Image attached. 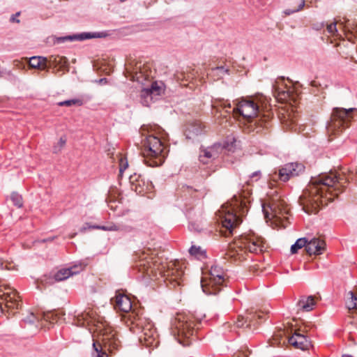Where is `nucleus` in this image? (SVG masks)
<instances>
[{
  "mask_svg": "<svg viewBox=\"0 0 357 357\" xmlns=\"http://www.w3.org/2000/svg\"><path fill=\"white\" fill-rule=\"evenodd\" d=\"M348 182L344 173L330 172L312 177L307 188L300 197L303 210L308 213H317L320 206L327 205L343 192Z\"/></svg>",
  "mask_w": 357,
  "mask_h": 357,
  "instance_id": "1",
  "label": "nucleus"
},
{
  "mask_svg": "<svg viewBox=\"0 0 357 357\" xmlns=\"http://www.w3.org/2000/svg\"><path fill=\"white\" fill-rule=\"evenodd\" d=\"M136 267L139 272L143 273L144 277L150 279L155 278L157 279L158 273L165 280L170 282L180 285L178 281L184 274V264L181 261L175 260L171 261L165 265L158 261L153 256L143 253L139 260L136 264Z\"/></svg>",
  "mask_w": 357,
  "mask_h": 357,
  "instance_id": "2",
  "label": "nucleus"
},
{
  "mask_svg": "<svg viewBox=\"0 0 357 357\" xmlns=\"http://www.w3.org/2000/svg\"><path fill=\"white\" fill-rule=\"evenodd\" d=\"M246 208L245 199L235 195L230 202L222 205L217 211V221L226 229L225 236L231 234L233 229L241 222L240 215L244 214Z\"/></svg>",
  "mask_w": 357,
  "mask_h": 357,
  "instance_id": "3",
  "label": "nucleus"
},
{
  "mask_svg": "<svg viewBox=\"0 0 357 357\" xmlns=\"http://www.w3.org/2000/svg\"><path fill=\"white\" fill-rule=\"evenodd\" d=\"M264 239L255 234L242 236L234 245H230L227 255L235 260H242L243 250L252 253L261 252L264 248Z\"/></svg>",
  "mask_w": 357,
  "mask_h": 357,
  "instance_id": "4",
  "label": "nucleus"
},
{
  "mask_svg": "<svg viewBox=\"0 0 357 357\" xmlns=\"http://www.w3.org/2000/svg\"><path fill=\"white\" fill-rule=\"evenodd\" d=\"M144 162L151 167L161 165L165 159V147L160 139L155 136L149 135L144 142L142 153Z\"/></svg>",
  "mask_w": 357,
  "mask_h": 357,
  "instance_id": "5",
  "label": "nucleus"
},
{
  "mask_svg": "<svg viewBox=\"0 0 357 357\" xmlns=\"http://www.w3.org/2000/svg\"><path fill=\"white\" fill-rule=\"evenodd\" d=\"M172 331L178 342L184 347L191 344L195 332L191 318L181 314L173 321Z\"/></svg>",
  "mask_w": 357,
  "mask_h": 357,
  "instance_id": "6",
  "label": "nucleus"
},
{
  "mask_svg": "<svg viewBox=\"0 0 357 357\" xmlns=\"http://www.w3.org/2000/svg\"><path fill=\"white\" fill-rule=\"evenodd\" d=\"M262 211L266 220L275 219L280 223L289 212L288 206L284 201L278 194L269 196L262 204Z\"/></svg>",
  "mask_w": 357,
  "mask_h": 357,
  "instance_id": "7",
  "label": "nucleus"
},
{
  "mask_svg": "<svg viewBox=\"0 0 357 357\" xmlns=\"http://www.w3.org/2000/svg\"><path fill=\"white\" fill-rule=\"evenodd\" d=\"M130 330L133 333H139V340L147 347H156L159 344L158 335L150 321H143L141 319L136 322L131 321Z\"/></svg>",
  "mask_w": 357,
  "mask_h": 357,
  "instance_id": "8",
  "label": "nucleus"
},
{
  "mask_svg": "<svg viewBox=\"0 0 357 357\" xmlns=\"http://www.w3.org/2000/svg\"><path fill=\"white\" fill-rule=\"evenodd\" d=\"M233 113L236 117L241 116L247 121H252L259 113V105L251 97L242 98L234 101Z\"/></svg>",
  "mask_w": 357,
  "mask_h": 357,
  "instance_id": "9",
  "label": "nucleus"
},
{
  "mask_svg": "<svg viewBox=\"0 0 357 357\" xmlns=\"http://www.w3.org/2000/svg\"><path fill=\"white\" fill-rule=\"evenodd\" d=\"M208 276L204 277L201 280L202 290L207 294H216L220 291L225 281L224 272L219 266H212Z\"/></svg>",
  "mask_w": 357,
  "mask_h": 357,
  "instance_id": "10",
  "label": "nucleus"
},
{
  "mask_svg": "<svg viewBox=\"0 0 357 357\" xmlns=\"http://www.w3.org/2000/svg\"><path fill=\"white\" fill-rule=\"evenodd\" d=\"M356 108H334L331 115V121L327 125V130L329 134L336 135L342 126L347 124L352 119V113Z\"/></svg>",
  "mask_w": 357,
  "mask_h": 357,
  "instance_id": "11",
  "label": "nucleus"
},
{
  "mask_svg": "<svg viewBox=\"0 0 357 357\" xmlns=\"http://www.w3.org/2000/svg\"><path fill=\"white\" fill-rule=\"evenodd\" d=\"M235 142L234 138L231 139V144L229 141L226 142L223 146L220 144H215L213 146L204 149L200 151L199 160L204 164L208 163L211 160L218 158L224 149L232 151L233 144Z\"/></svg>",
  "mask_w": 357,
  "mask_h": 357,
  "instance_id": "12",
  "label": "nucleus"
},
{
  "mask_svg": "<svg viewBox=\"0 0 357 357\" xmlns=\"http://www.w3.org/2000/svg\"><path fill=\"white\" fill-rule=\"evenodd\" d=\"M0 299L5 303V306L9 309L17 308L20 303L17 292L9 287L0 288ZM3 312L1 303H0V314Z\"/></svg>",
  "mask_w": 357,
  "mask_h": 357,
  "instance_id": "13",
  "label": "nucleus"
},
{
  "mask_svg": "<svg viewBox=\"0 0 357 357\" xmlns=\"http://www.w3.org/2000/svg\"><path fill=\"white\" fill-rule=\"evenodd\" d=\"M304 166L301 163H288L280 169L278 178L282 181L285 182L288 181L290 177L299 175V174L304 171Z\"/></svg>",
  "mask_w": 357,
  "mask_h": 357,
  "instance_id": "14",
  "label": "nucleus"
},
{
  "mask_svg": "<svg viewBox=\"0 0 357 357\" xmlns=\"http://www.w3.org/2000/svg\"><path fill=\"white\" fill-rule=\"evenodd\" d=\"M304 166L301 163H288L280 169L278 178L282 181L285 182L288 181L290 177L299 175V174L304 171Z\"/></svg>",
  "mask_w": 357,
  "mask_h": 357,
  "instance_id": "15",
  "label": "nucleus"
},
{
  "mask_svg": "<svg viewBox=\"0 0 357 357\" xmlns=\"http://www.w3.org/2000/svg\"><path fill=\"white\" fill-rule=\"evenodd\" d=\"M163 91L162 84H159L155 82L151 84L150 88H146L142 90V103L144 106H149V104L153 101V99L156 98V96H160Z\"/></svg>",
  "mask_w": 357,
  "mask_h": 357,
  "instance_id": "16",
  "label": "nucleus"
},
{
  "mask_svg": "<svg viewBox=\"0 0 357 357\" xmlns=\"http://www.w3.org/2000/svg\"><path fill=\"white\" fill-rule=\"evenodd\" d=\"M100 335L102 336V342L105 347L108 346L109 349H116L118 346V340L116 338V334L110 327H104L101 328L98 326Z\"/></svg>",
  "mask_w": 357,
  "mask_h": 357,
  "instance_id": "17",
  "label": "nucleus"
},
{
  "mask_svg": "<svg viewBox=\"0 0 357 357\" xmlns=\"http://www.w3.org/2000/svg\"><path fill=\"white\" fill-rule=\"evenodd\" d=\"M112 301L115 309L119 311L129 312L132 310V302L130 298L126 295L118 292Z\"/></svg>",
  "mask_w": 357,
  "mask_h": 357,
  "instance_id": "18",
  "label": "nucleus"
},
{
  "mask_svg": "<svg viewBox=\"0 0 357 357\" xmlns=\"http://www.w3.org/2000/svg\"><path fill=\"white\" fill-rule=\"evenodd\" d=\"M326 248L325 241L319 238H312L308 239L306 245V252L308 255H321Z\"/></svg>",
  "mask_w": 357,
  "mask_h": 357,
  "instance_id": "19",
  "label": "nucleus"
},
{
  "mask_svg": "<svg viewBox=\"0 0 357 357\" xmlns=\"http://www.w3.org/2000/svg\"><path fill=\"white\" fill-rule=\"evenodd\" d=\"M289 343L295 348L301 350L307 349L310 347V342L307 337L300 333L298 331H295L294 334L289 337Z\"/></svg>",
  "mask_w": 357,
  "mask_h": 357,
  "instance_id": "20",
  "label": "nucleus"
},
{
  "mask_svg": "<svg viewBox=\"0 0 357 357\" xmlns=\"http://www.w3.org/2000/svg\"><path fill=\"white\" fill-rule=\"evenodd\" d=\"M96 229H99L104 231H119L125 233L130 232L132 230V227L130 225L123 222L116 223L109 222L105 225L97 226L96 227Z\"/></svg>",
  "mask_w": 357,
  "mask_h": 357,
  "instance_id": "21",
  "label": "nucleus"
},
{
  "mask_svg": "<svg viewBox=\"0 0 357 357\" xmlns=\"http://www.w3.org/2000/svg\"><path fill=\"white\" fill-rule=\"evenodd\" d=\"M82 268V265H75L71 268H61L54 274V278L57 282L66 280L69 277L79 273Z\"/></svg>",
  "mask_w": 357,
  "mask_h": 357,
  "instance_id": "22",
  "label": "nucleus"
},
{
  "mask_svg": "<svg viewBox=\"0 0 357 357\" xmlns=\"http://www.w3.org/2000/svg\"><path fill=\"white\" fill-rule=\"evenodd\" d=\"M102 37L101 33H82L79 34H75L73 36H68L65 37H59L56 39L57 43H64L66 41H72L75 40H84L93 38H100Z\"/></svg>",
  "mask_w": 357,
  "mask_h": 357,
  "instance_id": "23",
  "label": "nucleus"
},
{
  "mask_svg": "<svg viewBox=\"0 0 357 357\" xmlns=\"http://www.w3.org/2000/svg\"><path fill=\"white\" fill-rule=\"evenodd\" d=\"M130 182L132 185V189L134 190L137 193L141 194L146 192L149 189V184L145 186V182L141 178V176H130Z\"/></svg>",
  "mask_w": 357,
  "mask_h": 357,
  "instance_id": "24",
  "label": "nucleus"
},
{
  "mask_svg": "<svg viewBox=\"0 0 357 357\" xmlns=\"http://www.w3.org/2000/svg\"><path fill=\"white\" fill-rule=\"evenodd\" d=\"M315 304L313 296H302L298 303V306L305 312H310L314 308Z\"/></svg>",
  "mask_w": 357,
  "mask_h": 357,
  "instance_id": "25",
  "label": "nucleus"
},
{
  "mask_svg": "<svg viewBox=\"0 0 357 357\" xmlns=\"http://www.w3.org/2000/svg\"><path fill=\"white\" fill-rule=\"evenodd\" d=\"M202 126L199 122H193L186 126L185 135L187 138L192 139L202 132Z\"/></svg>",
  "mask_w": 357,
  "mask_h": 357,
  "instance_id": "26",
  "label": "nucleus"
},
{
  "mask_svg": "<svg viewBox=\"0 0 357 357\" xmlns=\"http://www.w3.org/2000/svg\"><path fill=\"white\" fill-rule=\"evenodd\" d=\"M29 65L32 68L44 70L47 68V59L42 56H33L30 58Z\"/></svg>",
  "mask_w": 357,
  "mask_h": 357,
  "instance_id": "27",
  "label": "nucleus"
},
{
  "mask_svg": "<svg viewBox=\"0 0 357 357\" xmlns=\"http://www.w3.org/2000/svg\"><path fill=\"white\" fill-rule=\"evenodd\" d=\"M126 72L128 74H129L128 76H130V79L132 81H136L139 83H143L144 78L142 77L144 76L143 72L141 70V65L139 66H136V68L132 70L130 68H126ZM146 78L145 77L144 79Z\"/></svg>",
  "mask_w": 357,
  "mask_h": 357,
  "instance_id": "28",
  "label": "nucleus"
},
{
  "mask_svg": "<svg viewBox=\"0 0 357 357\" xmlns=\"http://www.w3.org/2000/svg\"><path fill=\"white\" fill-rule=\"evenodd\" d=\"M263 314L261 312L250 311L245 315V322H248L247 326L255 325L257 323V319H263Z\"/></svg>",
  "mask_w": 357,
  "mask_h": 357,
  "instance_id": "29",
  "label": "nucleus"
},
{
  "mask_svg": "<svg viewBox=\"0 0 357 357\" xmlns=\"http://www.w3.org/2000/svg\"><path fill=\"white\" fill-rule=\"evenodd\" d=\"M77 326H84L86 324H89L92 321V316L89 312H84L77 316Z\"/></svg>",
  "mask_w": 357,
  "mask_h": 357,
  "instance_id": "30",
  "label": "nucleus"
},
{
  "mask_svg": "<svg viewBox=\"0 0 357 357\" xmlns=\"http://www.w3.org/2000/svg\"><path fill=\"white\" fill-rule=\"evenodd\" d=\"M308 243V238H298L294 244H293L291 247V252L292 254L297 253L298 250L305 247L306 249L307 243Z\"/></svg>",
  "mask_w": 357,
  "mask_h": 357,
  "instance_id": "31",
  "label": "nucleus"
},
{
  "mask_svg": "<svg viewBox=\"0 0 357 357\" xmlns=\"http://www.w3.org/2000/svg\"><path fill=\"white\" fill-rule=\"evenodd\" d=\"M347 306L351 309H357V296L351 291L347 293Z\"/></svg>",
  "mask_w": 357,
  "mask_h": 357,
  "instance_id": "32",
  "label": "nucleus"
},
{
  "mask_svg": "<svg viewBox=\"0 0 357 357\" xmlns=\"http://www.w3.org/2000/svg\"><path fill=\"white\" fill-rule=\"evenodd\" d=\"M229 70L225 68L223 66L216 67L212 68L210 75L213 77H217V79L222 78L225 75L228 73Z\"/></svg>",
  "mask_w": 357,
  "mask_h": 357,
  "instance_id": "33",
  "label": "nucleus"
},
{
  "mask_svg": "<svg viewBox=\"0 0 357 357\" xmlns=\"http://www.w3.org/2000/svg\"><path fill=\"white\" fill-rule=\"evenodd\" d=\"M305 0H299V3H298V7L296 8H294V9L288 8V9H286L284 11V13L286 15H290L294 14V13H295L296 12H298V11L301 10L303 8V7L305 6Z\"/></svg>",
  "mask_w": 357,
  "mask_h": 357,
  "instance_id": "34",
  "label": "nucleus"
},
{
  "mask_svg": "<svg viewBox=\"0 0 357 357\" xmlns=\"http://www.w3.org/2000/svg\"><path fill=\"white\" fill-rule=\"evenodd\" d=\"M93 347L95 351L93 354L95 357H108V355L105 351H102L100 344L98 345L96 342H93Z\"/></svg>",
  "mask_w": 357,
  "mask_h": 357,
  "instance_id": "35",
  "label": "nucleus"
},
{
  "mask_svg": "<svg viewBox=\"0 0 357 357\" xmlns=\"http://www.w3.org/2000/svg\"><path fill=\"white\" fill-rule=\"evenodd\" d=\"M59 106H66V107H71L73 105H82V102L79 99H72V100H68L63 102H59L58 103Z\"/></svg>",
  "mask_w": 357,
  "mask_h": 357,
  "instance_id": "36",
  "label": "nucleus"
},
{
  "mask_svg": "<svg viewBox=\"0 0 357 357\" xmlns=\"http://www.w3.org/2000/svg\"><path fill=\"white\" fill-rule=\"evenodd\" d=\"M10 199L16 206L20 208L22 206V199L19 194L16 192L12 193L10 195Z\"/></svg>",
  "mask_w": 357,
  "mask_h": 357,
  "instance_id": "37",
  "label": "nucleus"
},
{
  "mask_svg": "<svg viewBox=\"0 0 357 357\" xmlns=\"http://www.w3.org/2000/svg\"><path fill=\"white\" fill-rule=\"evenodd\" d=\"M189 252L191 255L195 256L196 257H199L204 255V252L201 249L200 247H196L192 245L190 250Z\"/></svg>",
  "mask_w": 357,
  "mask_h": 357,
  "instance_id": "38",
  "label": "nucleus"
},
{
  "mask_svg": "<svg viewBox=\"0 0 357 357\" xmlns=\"http://www.w3.org/2000/svg\"><path fill=\"white\" fill-rule=\"evenodd\" d=\"M66 142V137H61L60 138L59 141L58 142V143L53 148L54 153H59L63 149V147L65 146Z\"/></svg>",
  "mask_w": 357,
  "mask_h": 357,
  "instance_id": "39",
  "label": "nucleus"
},
{
  "mask_svg": "<svg viewBox=\"0 0 357 357\" xmlns=\"http://www.w3.org/2000/svg\"><path fill=\"white\" fill-rule=\"evenodd\" d=\"M128 167V161L126 159L121 158L119 159V175L121 176L123 171Z\"/></svg>",
  "mask_w": 357,
  "mask_h": 357,
  "instance_id": "40",
  "label": "nucleus"
},
{
  "mask_svg": "<svg viewBox=\"0 0 357 357\" xmlns=\"http://www.w3.org/2000/svg\"><path fill=\"white\" fill-rule=\"evenodd\" d=\"M24 321L32 324L38 321V318L33 313H30L26 317L24 318Z\"/></svg>",
  "mask_w": 357,
  "mask_h": 357,
  "instance_id": "41",
  "label": "nucleus"
},
{
  "mask_svg": "<svg viewBox=\"0 0 357 357\" xmlns=\"http://www.w3.org/2000/svg\"><path fill=\"white\" fill-rule=\"evenodd\" d=\"M327 31L331 35H335L337 31L336 23H331L327 25Z\"/></svg>",
  "mask_w": 357,
  "mask_h": 357,
  "instance_id": "42",
  "label": "nucleus"
},
{
  "mask_svg": "<svg viewBox=\"0 0 357 357\" xmlns=\"http://www.w3.org/2000/svg\"><path fill=\"white\" fill-rule=\"evenodd\" d=\"M245 324H248V322H245V317L243 316L239 317L236 322V325L238 328L243 327Z\"/></svg>",
  "mask_w": 357,
  "mask_h": 357,
  "instance_id": "43",
  "label": "nucleus"
},
{
  "mask_svg": "<svg viewBox=\"0 0 357 357\" xmlns=\"http://www.w3.org/2000/svg\"><path fill=\"white\" fill-rule=\"evenodd\" d=\"M10 264L8 263H6V264L4 266V263L1 261V259L0 260V268L1 269H3V268H6L8 270H10L12 269V267H10V266H8Z\"/></svg>",
  "mask_w": 357,
  "mask_h": 357,
  "instance_id": "44",
  "label": "nucleus"
},
{
  "mask_svg": "<svg viewBox=\"0 0 357 357\" xmlns=\"http://www.w3.org/2000/svg\"><path fill=\"white\" fill-rule=\"evenodd\" d=\"M96 226H90L88 224H86L84 227H82L79 231L81 232H84L86 231V229H90V228H96Z\"/></svg>",
  "mask_w": 357,
  "mask_h": 357,
  "instance_id": "45",
  "label": "nucleus"
},
{
  "mask_svg": "<svg viewBox=\"0 0 357 357\" xmlns=\"http://www.w3.org/2000/svg\"><path fill=\"white\" fill-rule=\"evenodd\" d=\"M259 174H260V172L257 171V172H255L252 173L251 177L252 178H255L256 177L257 179H258Z\"/></svg>",
  "mask_w": 357,
  "mask_h": 357,
  "instance_id": "46",
  "label": "nucleus"
},
{
  "mask_svg": "<svg viewBox=\"0 0 357 357\" xmlns=\"http://www.w3.org/2000/svg\"><path fill=\"white\" fill-rule=\"evenodd\" d=\"M10 22H16L18 23V22H20V20L18 19H17L16 16L12 15L10 17Z\"/></svg>",
  "mask_w": 357,
  "mask_h": 357,
  "instance_id": "47",
  "label": "nucleus"
},
{
  "mask_svg": "<svg viewBox=\"0 0 357 357\" xmlns=\"http://www.w3.org/2000/svg\"><path fill=\"white\" fill-rule=\"evenodd\" d=\"M194 226H195V225L192 224V225H190V229H195V230L199 231V229L198 228H194Z\"/></svg>",
  "mask_w": 357,
  "mask_h": 357,
  "instance_id": "48",
  "label": "nucleus"
},
{
  "mask_svg": "<svg viewBox=\"0 0 357 357\" xmlns=\"http://www.w3.org/2000/svg\"><path fill=\"white\" fill-rule=\"evenodd\" d=\"M247 356L245 354L240 353L237 357H246Z\"/></svg>",
  "mask_w": 357,
  "mask_h": 357,
  "instance_id": "49",
  "label": "nucleus"
},
{
  "mask_svg": "<svg viewBox=\"0 0 357 357\" xmlns=\"http://www.w3.org/2000/svg\"><path fill=\"white\" fill-rule=\"evenodd\" d=\"M227 107L230 108L231 107V105L229 103H228L227 105H224V107Z\"/></svg>",
  "mask_w": 357,
  "mask_h": 357,
  "instance_id": "50",
  "label": "nucleus"
},
{
  "mask_svg": "<svg viewBox=\"0 0 357 357\" xmlns=\"http://www.w3.org/2000/svg\"><path fill=\"white\" fill-rule=\"evenodd\" d=\"M311 84H312V86H317V85H316V83H315V81L312 82Z\"/></svg>",
  "mask_w": 357,
  "mask_h": 357,
  "instance_id": "51",
  "label": "nucleus"
},
{
  "mask_svg": "<svg viewBox=\"0 0 357 357\" xmlns=\"http://www.w3.org/2000/svg\"><path fill=\"white\" fill-rule=\"evenodd\" d=\"M75 236V234H72L70 237L73 238Z\"/></svg>",
  "mask_w": 357,
  "mask_h": 357,
  "instance_id": "52",
  "label": "nucleus"
},
{
  "mask_svg": "<svg viewBox=\"0 0 357 357\" xmlns=\"http://www.w3.org/2000/svg\"><path fill=\"white\" fill-rule=\"evenodd\" d=\"M2 77V72L0 70V77Z\"/></svg>",
  "mask_w": 357,
  "mask_h": 357,
  "instance_id": "53",
  "label": "nucleus"
},
{
  "mask_svg": "<svg viewBox=\"0 0 357 357\" xmlns=\"http://www.w3.org/2000/svg\"><path fill=\"white\" fill-rule=\"evenodd\" d=\"M129 66H130V63H128V66L126 67V68L128 67L131 69V68Z\"/></svg>",
  "mask_w": 357,
  "mask_h": 357,
  "instance_id": "54",
  "label": "nucleus"
},
{
  "mask_svg": "<svg viewBox=\"0 0 357 357\" xmlns=\"http://www.w3.org/2000/svg\"><path fill=\"white\" fill-rule=\"evenodd\" d=\"M121 1H125L126 0H120Z\"/></svg>",
  "mask_w": 357,
  "mask_h": 357,
  "instance_id": "55",
  "label": "nucleus"
}]
</instances>
